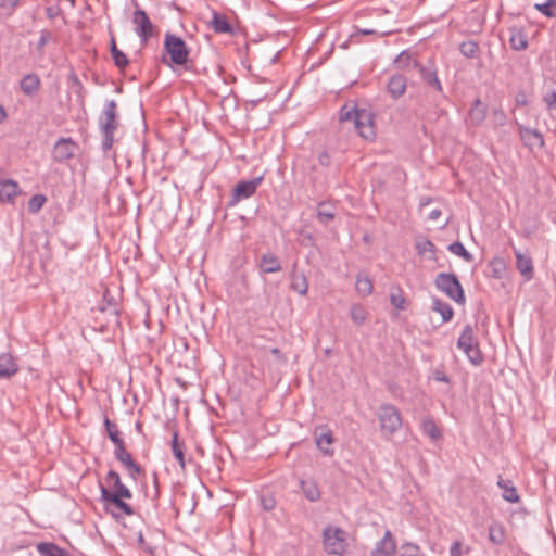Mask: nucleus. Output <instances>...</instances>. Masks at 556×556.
<instances>
[{
	"mask_svg": "<svg viewBox=\"0 0 556 556\" xmlns=\"http://www.w3.org/2000/svg\"><path fill=\"white\" fill-rule=\"evenodd\" d=\"M106 483L111 490L100 483L101 501L106 505H112L116 509L123 511L127 516L135 515L134 508L123 501L124 498H131V491L122 482L117 471L110 470L105 477Z\"/></svg>",
	"mask_w": 556,
	"mask_h": 556,
	"instance_id": "1",
	"label": "nucleus"
},
{
	"mask_svg": "<svg viewBox=\"0 0 556 556\" xmlns=\"http://www.w3.org/2000/svg\"><path fill=\"white\" fill-rule=\"evenodd\" d=\"M104 427L108 433V437L113 442L114 456L115 458L128 470L129 476L132 479H137V476L143 473L142 467L137 464L130 453L127 452L125 443L121 438V432L115 422L111 421L106 416L104 417Z\"/></svg>",
	"mask_w": 556,
	"mask_h": 556,
	"instance_id": "2",
	"label": "nucleus"
},
{
	"mask_svg": "<svg viewBox=\"0 0 556 556\" xmlns=\"http://www.w3.org/2000/svg\"><path fill=\"white\" fill-rule=\"evenodd\" d=\"M163 49L165 54L162 58V62L164 64L168 66H185L188 63L190 49L181 37L166 33Z\"/></svg>",
	"mask_w": 556,
	"mask_h": 556,
	"instance_id": "3",
	"label": "nucleus"
},
{
	"mask_svg": "<svg viewBox=\"0 0 556 556\" xmlns=\"http://www.w3.org/2000/svg\"><path fill=\"white\" fill-rule=\"evenodd\" d=\"M346 531L328 525L323 530V546L327 554L343 556L346 552Z\"/></svg>",
	"mask_w": 556,
	"mask_h": 556,
	"instance_id": "4",
	"label": "nucleus"
},
{
	"mask_svg": "<svg viewBox=\"0 0 556 556\" xmlns=\"http://www.w3.org/2000/svg\"><path fill=\"white\" fill-rule=\"evenodd\" d=\"M378 419L383 437L391 438L402 426L401 412L393 404H382L379 407Z\"/></svg>",
	"mask_w": 556,
	"mask_h": 556,
	"instance_id": "5",
	"label": "nucleus"
},
{
	"mask_svg": "<svg viewBox=\"0 0 556 556\" xmlns=\"http://www.w3.org/2000/svg\"><path fill=\"white\" fill-rule=\"evenodd\" d=\"M435 287L445 293L450 299L455 301L457 304L464 305L466 302L463 287L453 273H440L437 275L434 280Z\"/></svg>",
	"mask_w": 556,
	"mask_h": 556,
	"instance_id": "6",
	"label": "nucleus"
},
{
	"mask_svg": "<svg viewBox=\"0 0 556 556\" xmlns=\"http://www.w3.org/2000/svg\"><path fill=\"white\" fill-rule=\"evenodd\" d=\"M132 24L135 25V31L140 38L141 43H147L154 34V26L147 12L139 7H137L132 14Z\"/></svg>",
	"mask_w": 556,
	"mask_h": 556,
	"instance_id": "7",
	"label": "nucleus"
},
{
	"mask_svg": "<svg viewBox=\"0 0 556 556\" xmlns=\"http://www.w3.org/2000/svg\"><path fill=\"white\" fill-rule=\"evenodd\" d=\"M353 124L359 136L364 139L372 140L376 137L374 127L375 115L371 111L359 109Z\"/></svg>",
	"mask_w": 556,
	"mask_h": 556,
	"instance_id": "8",
	"label": "nucleus"
},
{
	"mask_svg": "<svg viewBox=\"0 0 556 556\" xmlns=\"http://www.w3.org/2000/svg\"><path fill=\"white\" fill-rule=\"evenodd\" d=\"M243 258L236 257L230 265V275L226 281L228 292L233 299L240 298L241 287L243 286Z\"/></svg>",
	"mask_w": 556,
	"mask_h": 556,
	"instance_id": "9",
	"label": "nucleus"
},
{
	"mask_svg": "<svg viewBox=\"0 0 556 556\" xmlns=\"http://www.w3.org/2000/svg\"><path fill=\"white\" fill-rule=\"evenodd\" d=\"M77 150L78 144L72 138L62 137L53 146L52 159L56 163H65L74 157Z\"/></svg>",
	"mask_w": 556,
	"mask_h": 556,
	"instance_id": "10",
	"label": "nucleus"
},
{
	"mask_svg": "<svg viewBox=\"0 0 556 556\" xmlns=\"http://www.w3.org/2000/svg\"><path fill=\"white\" fill-rule=\"evenodd\" d=\"M414 68L418 71L421 79L428 87L434 89L439 93L443 92V86L438 77L437 67L431 61H429L428 64L414 62Z\"/></svg>",
	"mask_w": 556,
	"mask_h": 556,
	"instance_id": "11",
	"label": "nucleus"
},
{
	"mask_svg": "<svg viewBox=\"0 0 556 556\" xmlns=\"http://www.w3.org/2000/svg\"><path fill=\"white\" fill-rule=\"evenodd\" d=\"M520 139L525 147L529 150L542 149L545 146V140L538 129L526 127L521 124H517Z\"/></svg>",
	"mask_w": 556,
	"mask_h": 556,
	"instance_id": "12",
	"label": "nucleus"
},
{
	"mask_svg": "<svg viewBox=\"0 0 556 556\" xmlns=\"http://www.w3.org/2000/svg\"><path fill=\"white\" fill-rule=\"evenodd\" d=\"M117 104L115 100L106 101L104 109L99 117L101 131H115L117 128Z\"/></svg>",
	"mask_w": 556,
	"mask_h": 556,
	"instance_id": "13",
	"label": "nucleus"
},
{
	"mask_svg": "<svg viewBox=\"0 0 556 556\" xmlns=\"http://www.w3.org/2000/svg\"><path fill=\"white\" fill-rule=\"evenodd\" d=\"M407 89V78L401 73L393 74L387 83V91L393 100H397L405 94Z\"/></svg>",
	"mask_w": 556,
	"mask_h": 556,
	"instance_id": "14",
	"label": "nucleus"
},
{
	"mask_svg": "<svg viewBox=\"0 0 556 556\" xmlns=\"http://www.w3.org/2000/svg\"><path fill=\"white\" fill-rule=\"evenodd\" d=\"M396 543L390 530H387L383 538L376 543L370 556H394Z\"/></svg>",
	"mask_w": 556,
	"mask_h": 556,
	"instance_id": "15",
	"label": "nucleus"
},
{
	"mask_svg": "<svg viewBox=\"0 0 556 556\" xmlns=\"http://www.w3.org/2000/svg\"><path fill=\"white\" fill-rule=\"evenodd\" d=\"M315 442L318 450L327 456L333 455V450L330 447L334 442L331 430L326 427H320L315 431Z\"/></svg>",
	"mask_w": 556,
	"mask_h": 556,
	"instance_id": "16",
	"label": "nucleus"
},
{
	"mask_svg": "<svg viewBox=\"0 0 556 556\" xmlns=\"http://www.w3.org/2000/svg\"><path fill=\"white\" fill-rule=\"evenodd\" d=\"M516 257V267L526 281H530L534 277V268L532 258L522 254L519 250L514 248Z\"/></svg>",
	"mask_w": 556,
	"mask_h": 556,
	"instance_id": "17",
	"label": "nucleus"
},
{
	"mask_svg": "<svg viewBox=\"0 0 556 556\" xmlns=\"http://www.w3.org/2000/svg\"><path fill=\"white\" fill-rule=\"evenodd\" d=\"M243 199V180H239L232 191L230 200L226 205V214L225 219H229L230 222H236L235 217L236 212H232L236 208V205Z\"/></svg>",
	"mask_w": 556,
	"mask_h": 556,
	"instance_id": "18",
	"label": "nucleus"
},
{
	"mask_svg": "<svg viewBox=\"0 0 556 556\" xmlns=\"http://www.w3.org/2000/svg\"><path fill=\"white\" fill-rule=\"evenodd\" d=\"M40 86L41 80L39 76L34 73L25 75L20 81L21 90L27 97H34L39 91Z\"/></svg>",
	"mask_w": 556,
	"mask_h": 556,
	"instance_id": "19",
	"label": "nucleus"
},
{
	"mask_svg": "<svg viewBox=\"0 0 556 556\" xmlns=\"http://www.w3.org/2000/svg\"><path fill=\"white\" fill-rule=\"evenodd\" d=\"M486 117V105L480 100L476 99L469 110L468 118L472 126H479Z\"/></svg>",
	"mask_w": 556,
	"mask_h": 556,
	"instance_id": "20",
	"label": "nucleus"
},
{
	"mask_svg": "<svg viewBox=\"0 0 556 556\" xmlns=\"http://www.w3.org/2000/svg\"><path fill=\"white\" fill-rule=\"evenodd\" d=\"M21 192L17 182L8 179L0 181V201L12 203L14 198Z\"/></svg>",
	"mask_w": 556,
	"mask_h": 556,
	"instance_id": "21",
	"label": "nucleus"
},
{
	"mask_svg": "<svg viewBox=\"0 0 556 556\" xmlns=\"http://www.w3.org/2000/svg\"><path fill=\"white\" fill-rule=\"evenodd\" d=\"M258 266L264 274H274L281 270L280 261L273 253L263 254L260 258Z\"/></svg>",
	"mask_w": 556,
	"mask_h": 556,
	"instance_id": "22",
	"label": "nucleus"
},
{
	"mask_svg": "<svg viewBox=\"0 0 556 556\" xmlns=\"http://www.w3.org/2000/svg\"><path fill=\"white\" fill-rule=\"evenodd\" d=\"M18 371V366L11 354L0 355V379L10 378Z\"/></svg>",
	"mask_w": 556,
	"mask_h": 556,
	"instance_id": "23",
	"label": "nucleus"
},
{
	"mask_svg": "<svg viewBox=\"0 0 556 556\" xmlns=\"http://www.w3.org/2000/svg\"><path fill=\"white\" fill-rule=\"evenodd\" d=\"M98 309L102 313L108 312L114 317L116 324L119 323L117 303L108 290L104 291L102 303L99 305Z\"/></svg>",
	"mask_w": 556,
	"mask_h": 556,
	"instance_id": "24",
	"label": "nucleus"
},
{
	"mask_svg": "<svg viewBox=\"0 0 556 556\" xmlns=\"http://www.w3.org/2000/svg\"><path fill=\"white\" fill-rule=\"evenodd\" d=\"M510 37H509V43L510 48L515 51H522L528 48V39L526 34L522 31V29L519 28H510Z\"/></svg>",
	"mask_w": 556,
	"mask_h": 556,
	"instance_id": "25",
	"label": "nucleus"
},
{
	"mask_svg": "<svg viewBox=\"0 0 556 556\" xmlns=\"http://www.w3.org/2000/svg\"><path fill=\"white\" fill-rule=\"evenodd\" d=\"M290 278L291 289L298 292L300 295H306L308 291V282L305 275L293 269Z\"/></svg>",
	"mask_w": 556,
	"mask_h": 556,
	"instance_id": "26",
	"label": "nucleus"
},
{
	"mask_svg": "<svg viewBox=\"0 0 556 556\" xmlns=\"http://www.w3.org/2000/svg\"><path fill=\"white\" fill-rule=\"evenodd\" d=\"M421 430L424 434L429 437L432 441H438L442 438V432L432 417H426L422 419Z\"/></svg>",
	"mask_w": 556,
	"mask_h": 556,
	"instance_id": "27",
	"label": "nucleus"
},
{
	"mask_svg": "<svg viewBox=\"0 0 556 556\" xmlns=\"http://www.w3.org/2000/svg\"><path fill=\"white\" fill-rule=\"evenodd\" d=\"M497 485L503 490V498L509 503L519 502V495L511 481L504 480L501 476L498 477Z\"/></svg>",
	"mask_w": 556,
	"mask_h": 556,
	"instance_id": "28",
	"label": "nucleus"
},
{
	"mask_svg": "<svg viewBox=\"0 0 556 556\" xmlns=\"http://www.w3.org/2000/svg\"><path fill=\"white\" fill-rule=\"evenodd\" d=\"M432 309L439 313L442 317V320L445 323L450 321L454 316L453 307L448 303L440 300L439 298H433Z\"/></svg>",
	"mask_w": 556,
	"mask_h": 556,
	"instance_id": "29",
	"label": "nucleus"
},
{
	"mask_svg": "<svg viewBox=\"0 0 556 556\" xmlns=\"http://www.w3.org/2000/svg\"><path fill=\"white\" fill-rule=\"evenodd\" d=\"M505 528L501 522L494 521L489 526V540L495 545H502L505 542Z\"/></svg>",
	"mask_w": 556,
	"mask_h": 556,
	"instance_id": "30",
	"label": "nucleus"
},
{
	"mask_svg": "<svg viewBox=\"0 0 556 556\" xmlns=\"http://www.w3.org/2000/svg\"><path fill=\"white\" fill-rule=\"evenodd\" d=\"M336 217L334 207L327 202H320L317 206V219L327 225L332 222Z\"/></svg>",
	"mask_w": 556,
	"mask_h": 556,
	"instance_id": "31",
	"label": "nucleus"
},
{
	"mask_svg": "<svg viewBox=\"0 0 556 556\" xmlns=\"http://www.w3.org/2000/svg\"><path fill=\"white\" fill-rule=\"evenodd\" d=\"M184 450H185L184 442H180L178 440V432L174 431L173 438H172V451H173L174 457L178 462L181 469H185V467H186Z\"/></svg>",
	"mask_w": 556,
	"mask_h": 556,
	"instance_id": "32",
	"label": "nucleus"
},
{
	"mask_svg": "<svg viewBox=\"0 0 556 556\" xmlns=\"http://www.w3.org/2000/svg\"><path fill=\"white\" fill-rule=\"evenodd\" d=\"M110 51L114 60V64L118 68L123 70L129 64L127 55L123 51L118 50L114 37L110 40Z\"/></svg>",
	"mask_w": 556,
	"mask_h": 556,
	"instance_id": "33",
	"label": "nucleus"
},
{
	"mask_svg": "<svg viewBox=\"0 0 556 556\" xmlns=\"http://www.w3.org/2000/svg\"><path fill=\"white\" fill-rule=\"evenodd\" d=\"M37 551L41 556H68V553L54 543H39Z\"/></svg>",
	"mask_w": 556,
	"mask_h": 556,
	"instance_id": "34",
	"label": "nucleus"
},
{
	"mask_svg": "<svg viewBox=\"0 0 556 556\" xmlns=\"http://www.w3.org/2000/svg\"><path fill=\"white\" fill-rule=\"evenodd\" d=\"M390 302L399 311L407 308V301L401 287H392L390 291Z\"/></svg>",
	"mask_w": 556,
	"mask_h": 556,
	"instance_id": "35",
	"label": "nucleus"
},
{
	"mask_svg": "<svg viewBox=\"0 0 556 556\" xmlns=\"http://www.w3.org/2000/svg\"><path fill=\"white\" fill-rule=\"evenodd\" d=\"M212 27L216 33L219 34L232 33V27L228 20L226 18V16L220 15L216 12L213 14Z\"/></svg>",
	"mask_w": 556,
	"mask_h": 556,
	"instance_id": "36",
	"label": "nucleus"
},
{
	"mask_svg": "<svg viewBox=\"0 0 556 556\" xmlns=\"http://www.w3.org/2000/svg\"><path fill=\"white\" fill-rule=\"evenodd\" d=\"M478 341L476 340L475 336H473V329L470 325H466L458 338V341H457V346L463 350L465 348H469V345H472L475 343H477Z\"/></svg>",
	"mask_w": 556,
	"mask_h": 556,
	"instance_id": "37",
	"label": "nucleus"
},
{
	"mask_svg": "<svg viewBox=\"0 0 556 556\" xmlns=\"http://www.w3.org/2000/svg\"><path fill=\"white\" fill-rule=\"evenodd\" d=\"M355 288H356V291L362 296L370 295L374 290L372 281L367 276H362V275H357V277H356Z\"/></svg>",
	"mask_w": 556,
	"mask_h": 556,
	"instance_id": "38",
	"label": "nucleus"
},
{
	"mask_svg": "<svg viewBox=\"0 0 556 556\" xmlns=\"http://www.w3.org/2000/svg\"><path fill=\"white\" fill-rule=\"evenodd\" d=\"M414 62H418L413 58V54L408 50L402 51L394 60V64L400 70L414 68Z\"/></svg>",
	"mask_w": 556,
	"mask_h": 556,
	"instance_id": "39",
	"label": "nucleus"
},
{
	"mask_svg": "<svg viewBox=\"0 0 556 556\" xmlns=\"http://www.w3.org/2000/svg\"><path fill=\"white\" fill-rule=\"evenodd\" d=\"M462 351L466 354V356L468 357L469 362L472 365L478 366L482 364L483 355L478 342L472 345H469V348L463 349Z\"/></svg>",
	"mask_w": 556,
	"mask_h": 556,
	"instance_id": "40",
	"label": "nucleus"
},
{
	"mask_svg": "<svg viewBox=\"0 0 556 556\" xmlns=\"http://www.w3.org/2000/svg\"><path fill=\"white\" fill-rule=\"evenodd\" d=\"M358 111L359 109L356 106V104H344L339 111V122L344 123L352 121L354 123V118L356 117Z\"/></svg>",
	"mask_w": 556,
	"mask_h": 556,
	"instance_id": "41",
	"label": "nucleus"
},
{
	"mask_svg": "<svg viewBox=\"0 0 556 556\" xmlns=\"http://www.w3.org/2000/svg\"><path fill=\"white\" fill-rule=\"evenodd\" d=\"M534 9L546 17L556 18V0H546L543 3H535Z\"/></svg>",
	"mask_w": 556,
	"mask_h": 556,
	"instance_id": "42",
	"label": "nucleus"
},
{
	"mask_svg": "<svg viewBox=\"0 0 556 556\" xmlns=\"http://www.w3.org/2000/svg\"><path fill=\"white\" fill-rule=\"evenodd\" d=\"M448 251L466 262H471L473 256L469 253L460 241H455L447 247Z\"/></svg>",
	"mask_w": 556,
	"mask_h": 556,
	"instance_id": "43",
	"label": "nucleus"
},
{
	"mask_svg": "<svg viewBox=\"0 0 556 556\" xmlns=\"http://www.w3.org/2000/svg\"><path fill=\"white\" fill-rule=\"evenodd\" d=\"M351 319L358 326L363 325L367 318V311L361 304H353L350 311Z\"/></svg>",
	"mask_w": 556,
	"mask_h": 556,
	"instance_id": "44",
	"label": "nucleus"
},
{
	"mask_svg": "<svg viewBox=\"0 0 556 556\" xmlns=\"http://www.w3.org/2000/svg\"><path fill=\"white\" fill-rule=\"evenodd\" d=\"M302 491L306 498L311 502H316L320 497V492L314 482H301Z\"/></svg>",
	"mask_w": 556,
	"mask_h": 556,
	"instance_id": "45",
	"label": "nucleus"
},
{
	"mask_svg": "<svg viewBox=\"0 0 556 556\" xmlns=\"http://www.w3.org/2000/svg\"><path fill=\"white\" fill-rule=\"evenodd\" d=\"M460 53L466 58H476L479 52V45L475 40L464 41L459 46Z\"/></svg>",
	"mask_w": 556,
	"mask_h": 556,
	"instance_id": "46",
	"label": "nucleus"
},
{
	"mask_svg": "<svg viewBox=\"0 0 556 556\" xmlns=\"http://www.w3.org/2000/svg\"><path fill=\"white\" fill-rule=\"evenodd\" d=\"M46 202H47L46 195H43V194L33 195L27 203L29 213H31V214L38 213L42 208V206L45 205Z\"/></svg>",
	"mask_w": 556,
	"mask_h": 556,
	"instance_id": "47",
	"label": "nucleus"
},
{
	"mask_svg": "<svg viewBox=\"0 0 556 556\" xmlns=\"http://www.w3.org/2000/svg\"><path fill=\"white\" fill-rule=\"evenodd\" d=\"M401 554L399 556H425L419 545L413 542H406L401 545Z\"/></svg>",
	"mask_w": 556,
	"mask_h": 556,
	"instance_id": "48",
	"label": "nucleus"
},
{
	"mask_svg": "<svg viewBox=\"0 0 556 556\" xmlns=\"http://www.w3.org/2000/svg\"><path fill=\"white\" fill-rule=\"evenodd\" d=\"M470 546L464 544L462 541H455L450 547V556H469Z\"/></svg>",
	"mask_w": 556,
	"mask_h": 556,
	"instance_id": "49",
	"label": "nucleus"
},
{
	"mask_svg": "<svg viewBox=\"0 0 556 556\" xmlns=\"http://www.w3.org/2000/svg\"><path fill=\"white\" fill-rule=\"evenodd\" d=\"M264 178V172H262L258 176L245 180V198L251 197L256 191L260 184L263 181Z\"/></svg>",
	"mask_w": 556,
	"mask_h": 556,
	"instance_id": "50",
	"label": "nucleus"
},
{
	"mask_svg": "<svg viewBox=\"0 0 556 556\" xmlns=\"http://www.w3.org/2000/svg\"><path fill=\"white\" fill-rule=\"evenodd\" d=\"M416 250L418 254H425V253H435V245L434 243L429 239H424L421 241H418L416 243Z\"/></svg>",
	"mask_w": 556,
	"mask_h": 556,
	"instance_id": "51",
	"label": "nucleus"
},
{
	"mask_svg": "<svg viewBox=\"0 0 556 556\" xmlns=\"http://www.w3.org/2000/svg\"><path fill=\"white\" fill-rule=\"evenodd\" d=\"M491 121H492L494 127H500V126L505 125V123L507 121V116L501 108L494 109L492 111Z\"/></svg>",
	"mask_w": 556,
	"mask_h": 556,
	"instance_id": "52",
	"label": "nucleus"
},
{
	"mask_svg": "<svg viewBox=\"0 0 556 556\" xmlns=\"http://www.w3.org/2000/svg\"><path fill=\"white\" fill-rule=\"evenodd\" d=\"M52 39V34L48 29H42L40 31V38L36 45L37 51L42 54L45 46Z\"/></svg>",
	"mask_w": 556,
	"mask_h": 556,
	"instance_id": "53",
	"label": "nucleus"
},
{
	"mask_svg": "<svg viewBox=\"0 0 556 556\" xmlns=\"http://www.w3.org/2000/svg\"><path fill=\"white\" fill-rule=\"evenodd\" d=\"M102 135H103V140H102V150L104 152L109 151L112 146H113V141H114V132L115 131H101Z\"/></svg>",
	"mask_w": 556,
	"mask_h": 556,
	"instance_id": "54",
	"label": "nucleus"
},
{
	"mask_svg": "<svg viewBox=\"0 0 556 556\" xmlns=\"http://www.w3.org/2000/svg\"><path fill=\"white\" fill-rule=\"evenodd\" d=\"M260 501H261V505H262V507H263L265 510H267V511H269V510L274 509V508H275V506H276V500H275V498H274V496H271V495H262V496L260 497Z\"/></svg>",
	"mask_w": 556,
	"mask_h": 556,
	"instance_id": "55",
	"label": "nucleus"
},
{
	"mask_svg": "<svg viewBox=\"0 0 556 556\" xmlns=\"http://www.w3.org/2000/svg\"><path fill=\"white\" fill-rule=\"evenodd\" d=\"M544 102L548 110L556 109V91L553 90L544 96Z\"/></svg>",
	"mask_w": 556,
	"mask_h": 556,
	"instance_id": "56",
	"label": "nucleus"
},
{
	"mask_svg": "<svg viewBox=\"0 0 556 556\" xmlns=\"http://www.w3.org/2000/svg\"><path fill=\"white\" fill-rule=\"evenodd\" d=\"M18 3V0H0V10L12 11Z\"/></svg>",
	"mask_w": 556,
	"mask_h": 556,
	"instance_id": "57",
	"label": "nucleus"
},
{
	"mask_svg": "<svg viewBox=\"0 0 556 556\" xmlns=\"http://www.w3.org/2000/svg\"><path fill=\"white\" fill-rule=\"evenodd\" d=\"M433 379L437 380V381H440V382H445V383H450L451 382L448 376L444 371H442L440 369H435L433 371Z\"/></svg>",
	"mask_w": 556,
	"mask_h": 556,
	"instance_id": "58",
	"label": "nucleus"
},
{
	"mask_svg": "<svg viewBox=\"0 0 556 556\" xmlns=\"http://www.w3.org/2000/svg\"><path fill=\"white\" fill-rule=\"evenodd\" d=\"M318 161L320 165L328 166L330 164V155L324 151L318 155Z\"/></svg>",
	"mask_w": 556,
	"mask_h": 556,
	"instance_id": "59",
	"label": "nucleus"
},
{
	"mask_svg": "<svg viewBox=\"0 0 556 556\" xmlns=\"http://www.w3.org/2000/svg\"><path fill=\"white\" fill-rule=\"evenodd\" d=\"M516 102L518 105H527L528 104V100H527V96L525 92H518L517 96H516Z\"/></svg>",
	"mask_w": 556,
	"mask_h": 556,
	"instance_id": "60",
	"label": "nucleus"
},
{
	"mask_svg": "<svg viewBox=\"0 0 556 556\" xmlns=\"http://www.w3.org/2000/svg\"><path fill=\"white\" fill-rule=\"evenodd\" d=\"M71 80L73 83V86L77 87L78 91H83L84 90V86H83L81 81L79 80V78L77 77V75L73 74L71 76Z\"/></svg>",
	"mask_w": 556,
	"mask_h": 556,
	"instance_id": "61",
	"label": "nucleus"
},
{
	"mask_svg": "<svg viewBox=\"0 0 556 556\" xmlns=\"http://www.w3.org/2000/svg\"><path fill=\"white\" fill-rule=\"evenodd\" d=\"M442 212L441 210L439 208H434L432 210L429 215H428V219L430 220H437L440 216H441Z\"/></svg>",
	"mask_w": 556,
	"mask_h": 556,
	"instance_id": "62",
	"label": "nucleus"
},
{
	"mask_svg": "<svg viewBox=\"0 0 556 556\" xmlns=\"http://www.w3.org/2000/svg\"><path fill=\"white\" fill-rule=\"evenodd\" d=\"M7 118V112L3 106L0 105V124Z\"/></svg>",
	"mask_w": 556,
	"mask_h": 556,
	"instance_id": "63",
	"label": "nucleus"
},
{
	"mask_svg": "<svg viewBox=\"0 0 556 556\" xmlns=\"http://www.w3.org/2000/svg\"><path fill=\"white\" fill-rule=\"evenodd\" d=\"M46 14L49 18H53L55 16L54 10L52 8H47Z\"/></svg>",
	"mask_w": 556,
	"mask_h": 556,
	"instance_id": "64",
	"label": "nucleus"
}]
</instances>
